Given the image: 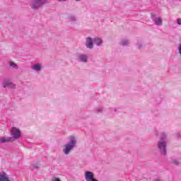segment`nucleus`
<instances>
[{
  "instance_id": "f3484780",
  "label": "nucleus",
  "mask_w": 181,
  "mask_h": 181,
  "mask_svg": "<svg viewBox=\"0 0 181 181\" xmlns=\"http://www.w3.org/2000/svg\"><path fill=\"white\" fill-rule=\"evenodd\" d=\"M177 23H178V25H181V19L180 18L177 19Z\"/></svg>"
},
{
  "instance_id": "f257e3e1",
  "label": "nucleus",
  "mask_w": 181,
  "mask_h": 181,
  "mask_svg": "<svg viewBox=\"0 0 181 181\" xmlns=\"http://www.w3.org/2000/svg\"><path fill=\"white\" fill-rule=\"evenodd\" d=\"M76 144V139L74 137H71V141L70 142L65 145V148H64V153H65V155H69V153L70 152V151H71V149H73V148H74V146Z\"/></svg>"
},
{
  "instance_id": "6e6552de",
  "label": "nucleus",
  "mask_w": 181,
  "mask_h": 181,
  "mask_svg": "<svg viewBox=\"0 0 181 181\" xmlns=\"http://www.w3.org/2000/svg\"><path fill=\"white\" fill-rule=\"evenodd\" d=\"M3 87L6 88V87H10L11 88H15V84H13L11 82H6V83L4 84Z\"/></svg>"
},
{
  "instance_id": "9d476101",
  "label": "nucleus",
  "mask_w": 181,
  "mask_h": 181,
  "mask_svg": "<svg viewBox=\"0 0 181 181\" xmlns=\"http://www.w3.org/2000/svg\"><path fill=\"white\" fill-rule=\"evenodd\" d=\"M153 21H154L155 23L157 24L158 26H162V23H163L162 18H155V19L153 20Z\"/></svg>"
},
{
  "instance_id": "6ab92c4d",
  "label": "nucleus",
  "mask_w": 181,
  "mask_h": 181,
  "mask_svg": "<svg viewBox=\"0 0 181 181\" xmlns=\"http://www.w3.org/2000/svg\"><path fill=\"white\" fill-rule=\"evenodd\" d=\"M76 1H80V0H76Z\"/></svg>"
},
{
  "instance_id": "7ed1b4c3",
  "label": "nucleus",
  "mask_w": 181,
  "mask_h": 181,
  "mask_svg": "<svg viewBox=\"0 0 181 181\" xmlns=\"http://www.w3.org/2000/svg\"><path fill=\"white\" fill-rule=\"evenodd\" d=\"M158 148L163 155H166V141L164 139H161L160 141H158Z\"/></svg>"
},
{
  "instance_id": "0eeeda50",
  "label": "nucleus",
  "mask_w": 181,
  "mask_h": 181,
  "mask_svg": "<svg viewBox=\"0 0 181 181\" xmlns=\"http://www.w3.org/2000/svg\"><path fill=\"white\" fill-rule=\"evenodd\" d=\"M0 181H11L9 180V177L5 173H1L0 174Z\"/></svg>"
},
{
  "instance_id": "f03ea898",
  "label": "nucleus",
  "mask_w": 181,
  "mask_h": 181,
  "mask_svg": "<svg viewBox=\"0 0 181 181\" xmlns=\"http://www.w3.org/2000/svg\"><path fill=\"white\" fill-rule=\"evenodd\" d=\"M47 0H35L31 4V8L33 9H39L40 6H43Z\"/></svg>"
},
{
  "instance_id": "2eb2a0df",
  "label": "nucleus",
  "mask_w": 181,
  "mask_h": 181,
  "mask_svg": "<svg viewBox=\"0 0 181 181\" xmlns=\"http://www.w3.org/2000/svg\"><path fill=\"white\" fill-rule=\"evenodd\" d=\"M122 45H123V46H125V45H128V41H122Z\"/></svg>"
},
{
  "instance_id": "ddd939ff",
  "label": "nucleus",
  "mask_w": 181,
  "mask_h": 181,
  "mask_svg": "<svg viewBox=\"0 0 181 181\" xmlns=\"http://www.w3.org/2000/svg\"><path fill=\"white\" fill-rule=\"evenodd\" d=\"M33 70H36L37 71H39L40 70L41 67L40 64H35L33 66Z\"/></svg>"
},
{
  "instance_id": "423d86ee",
  "label": "nucleus",
  "mask_w": 181,
  "mask_h": 181,
  "mask_svg": "<svg viewBox=\"0 0 181 181\" xmlns=\"http://www.w3.org/2000/svg\"><path fill=\"white\" fill-rule=\"evenodd\" d=\"M86 46L88 49H93V44L91 37H88L86 38Z\"/></svg>"
},
{
  "instance_id": "9b49d317",
  "label": "nucleus",
  "mask_w": 181,
  "mask_h": 181,
  "mask_svg": "<svg viewBox=\"0 0 181 181\" xmlns=\"http://www.w3.org/2000/svg\"><path fill=\"white\" fill-rule=\"evenodd\" d=\"M78 59L79 62H87V56L86 55H80Z\"/></svg>"
},
{
  "instance_id": "1a4fd4ad",
  "label": "nucleus",
  "mask_w": 181,
  "mask_h": 181,
  "mask_svg": "<svg viewBox=\"0 0 181 181\" xmlns=\"http://www.w3.org/2000/svg\"><path fill=\"white\" fill-rule=\"evenodd\" d=\"M12 137H9V138H7V139H5V138H1L0 139V142H1V144H5V142H12Z\"/></svg>"
},
{
  "instance_id": "39448f33",
  "label": "nucleus",
  "mask_w": 181,
  "mask_h": 181,
  "mask_svg": "<svg viewBox=\"0 0 181 181\" xmlns=\"http://www.w3.org/2000/svg\"><path fill=\"white\" fill-rule=\"evenodd\" d=\"M85 179L86 181H98L97 179L94 178V173L91 171H86L85 173Z\"/></svg>"
},
{
  "instance_id": "f8f14e48",
  "label": "nucleus",
  "mask_w": 181,
  "mask_h": 181,
  "mask_svg": "<svg viewBox=\"0 0 181 181\" xmlns=\"http://www.w3.org/2000/svg\"><path fill=\"white\" fill-rule=\"evenodd\" d=\"M95 43L98 46H100V45H101V43H103V40H101L100 38H95Z\"/></svg>"
},
{
  "instance_id": "a211bd4d",
  "label": "nucleus",
  "mask_w": 181,
  "mask_h": 181,
  "mask_svg": "<svg viewBox=\"0 0 181 181\" xmlns=\"http://www.w3.org/2000/svg\"><path fill=\"white\" fill-rule=\"evenodd\" d=\"M174 163H175V165H177L178 163H177V161H175Z\"/></svg>"
},
{
  "instance_id": "dca6fc26",
  "label": "nucleus",
  "mask_w": 181,
  "mask_h": 181,
  "mask_svg": "<svg viewBox=\"0 0 181 181\" xmlns=\"http://www.w3.org/2000/svg\"><path fill=\"white\" fill-rule=\"evenodd\" d=\"M52 181H62V180H60V178L54 177Z\"/></svg>"
},
{
  "instance_id": "4468645a",
  "label": "nucleus",
  "mask_w": 181,
  "mask_h": 181,
  "mask_svg": "<svg viewBox=\"0 0 181 181\" xmlns=\"http://www.w3.org/2000/svg\"><path fill=\"white\" fill-rule=\"evenodd\" d=\"M10 66L11 67H16V64H15V62H10Z\"/></svg>"
},
{
  "instance_id": "20e7f679",
  "label": "nucleus",
  "mask_w": 181,
  "mask_h": 181,
  "mask_svg": "<svg viewBox=\"0 0 181 181\" xmlns=\"http://www.w3.org/2000/svg\"><path fill=\"white\" fill-rule=\"evenodd\" d=\"M11 135L13 136V138H11L12 141L18 139L19 136H21V130L16 127H13L11 129Z\"/></svg>"
}]
</instances>
